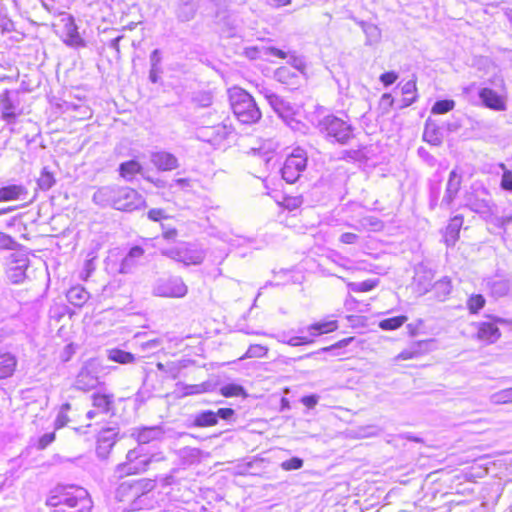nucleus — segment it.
Returning a JSON list of instances; mask_svg holds the SVG:
<instances>
[{
	"instance_id": "nucleus-1",
	"label": "nucleus",
	"mask_w": 512,
	"mask_h": 512,
	"mask_svg": "<svg viewBox=\"0 0 512 512\" xmlns=\"http://www.w3.org/2000/svg\"><path fill=\"white\" fill-rule=\"evenodd\" d=\"M46 504L53 512H89L92 501L82 487L57 486L50 491Z\"/></svg>"
},
{
	"instance_id": "nucleus-2",
	"label": "nucleus",
	"mask_w": 512,
	"mask_h": 512,
	"mask_svg": "<svg viewBox=\"0 0 512 512\" xmlns=\"http://www.w3.org/2000/svg\"><path fill=\"white\" fill-rule=\"evenodd\" d=\"M230 103L234 115L244 124H252L261 118V111L254 98L241 88H233Z\"/></svg>"
},
{
	"instance_id": "nucleus-3",
	"label": "nucleus",
	"mask_w": 512,
	"mask_h": 512,
	"mask_svg": "<svg viewBox=\"0 0 512 512\" xmlns=\"http://www.w3.org/2000/svg\"><path fill=\"white\" fill-rule=\"evenodd\" d=\"M317 128L327 138H333L339 144H347L353 138V127L335 115H327L319 120Z\"/></svg>"
},
{
	"instance_id": "nucleus-4",
	"label": "nucleus",
	"mask_w": 512,
	"mask_h": 512,
	"mask_svg": "<svg viewBox=\"0 0 512 512\" xmlns=\"http://www.w3.org/2000/svg\"><path fill=\"white\" fill-rule=\"evenodd\" d=\"M93 201L100 206H112L121 211L128 208V190L118 186L99 188L93 195Z\"/></svg>"
},
{
	"instance_id": "nucleus-5",
	"label": "nucleus",
	"mask_w": 512,
	"mask_h": 512,
	"mask_svg": "<svg viewBox=\"0 0 512 512\" xmlns=\"http://www.w3.org/2000/svg\"><path fill=\"white\" fill-rule=\"evenodd\" d=\"M465 206L471 211L488 215L491 213L492 199L489 191L482 184L474 183L465 194Z\"/></svg>"
},
{
	"instance_id": "nucleus-6",
	"label": "nucleus",
	"mask_w": 512,
	"mask_h": 512,
	"mask_svg": "<svg viewBox=\"0 0 512 512\" xmlns=\"http://www.w3.org/2000/svg\"><path fill=\"white\" fill-rule=\"evenodd\" d=\"M307 165V157L303 150L296 149L289 155L281 169L282 177L287 183H294Z\"/></svg>"
},
{
	"instance_id": "nucleus-7",
	"label": "nucleus",
	"mask_w": 512,
	"mask_h": 512,
	"mask_svg": "<svg viewBox=\"0 0 512 512\" xmlns=\"http://www.w3.org/2000/svg\"><path fill=\"white\" fill-rule=\"evenodd\" d=\"M100 371L101 365L97 360L91 359L87 361L76 377L75 387L83 391L96 388L100 383Z\"/></svg>"
},
{
	"instance_id": "nucleus-8",
	"label": "nucleus",
	"mask_w": 512,
	"mask_h": 512,
	"mask_svg": "<svg viewBox=\"0 0 512 512\" xmlns=\"http://www.w3.org/2000/svg\"><path fill=\"white\" fill-rule=\"evenodd\" d=\"M22 114V109L19 107L17 93L5 90L0 95V117L8 125L16 123L18 116Z\"/></svg>"
},
{
	"instance_id": "nucleus-9",
	"label": "nucleus",
	"mask_w": 512,
	"mask_h": 512,
	"mask_svg": "<svg viewBox=\"0 0 512 512\" xmlns=\"http://www.w3.org/2000/svg\"><path fill=\"white\" fill-rule=\"evenodd\" d=\"M29 259L26 255L12 253L7 263V276L14 284L22 283L26 278Z\"/></svg>"
},
{
	"instance_id": "nucleus-10",
	"label": "nucleus",
	"mask_w": 512,
	"mask_h": 512,
	"mask_svg": "<svg viewBox=\"0 0 512 512\" xmlns=\"http://www.w3.org/2000/svg\"><path fill=\"white\" fill-rule=\"evenodd\" d=\"M187 291V286L179 277L161 280L155 287V294L162 297L179 298L185 296Z\"/></svg>"
},
{
	"instance_id": "nucleus-11",
	"label": "nucleus",
	"mask_w": 512,
	"mask_h": 512,
	"mask_svg": "<svg viewBox=\"0 0 512 512\" xmlns=\"http://www.w3.org/2000/svg\"><path fill=\"white\" fill-rule=\"evenodd\" d=\"M231 133L229 127L223 123L199 130L198 137L211 144H219Z\"/></svg>"
},
{
	"instance_id": "nucleus-12",
	"label": "nucleus",
	"mask_w": 512,
	"mask_h": 512,
	"mask_svg": "<svg viewBox=\"0 0 512 512\" xmlns=\"http://www.w3.org/2000/svg\"><path fill=\"white\" fill-rule=\"evenodd\" d=\"M462 183V177L455 170H452L449 174V178L446 184L445 194L441 201V207L449 208L454 199L456 198Z\"/></svg>"
},
{
	"instance_id": "nucleus-13",
	"label": "nucleus",
	"mask_w": 512,
	"mask_h": 512,
	"mask_svg": "<svg viewBox=\"0 0 512 512\" xmlns=\"http://www.w3.org/2000/svg\"><path fill=\"white\" fill-rule=\"evenodd\" d=\"M483 105L495 111L506 110V99L490 88H482L478 92Z\"/></svg>"
},
{
	"instance_id": "nucleus-14",
	"label": "nucleus",
	"mask_w": 512,
	"mask_h": 512,
	"mask_svg": "<svg viewBox=\"0 0 512 512\" xmlns=\"http://www.w3.org/2000/svg\"><path fill=\"white\" fill-rule=\"evenodd\" d=\"M433 274L431 270L423 266L416 268L415 276L413 277V286L419 295L427 293L431 288Z\"/></svg>"
},
{
	"instance_id": "nucleus-15",
	"label": "nucleus",
	"mask_w": 512,
	"mask_h": 512,
	"mask_svg": "<svg viewBox=\"0 0 512 512\" xmlns=\"http://www.w3.org/2000/svg\"><path fill=\"white\" fill-rule=\"evenodd\" d=\"M151 161L161 171H171L179 167L176 156L166 151L153 153Z\"/></svg>"
},
{
	"instance_id": "nucleus-16",
	"label": "nucleus",
	"mask_w": 512,
	"mask_h": 512,
	"mask_svg": "<svg viewBox=\"0 0 512 512\" xmlns=\"http://www.w3.org/2000/svg\"><path fill=\"white\" fill-rule=\"evenodd\" d=\"M501 336L499 328L495 323L482 322L478 326L477 337L478 339L487 343L496 342Z\"/></svg>"
},
{
	"instance_id": "nucleus-17",
	"label": "nucleus",
	"mask_w": 512,
	"mask_h": 512,
	"mask_svg": "<svg viewBox=\"0 0 512 512\" xmlns=\"http://www.w3.org/2000/svg\"><path fill=\"white\" fill-rule=\"evenodd\" d=\"M462 225L463 217L461 215L454 216L450 219L444 233V240L448 246H453L456 243Z\"/></svg>"
},
{
	"instance_id": "nucleus-18",
	"label": "nucleus",
	"mask_w": 512,
	"mask_h": 512,
	"mask_svg": "<svg viewBox=\"0 0 512 512\" xmlns=\"http://www.w3.org/2000/svg\"><path fill=\"white\" fill-rule=\"evenodd\" d=\"M63 41L65 44L72 47L84 45V42L78 33L77 26L72 18H68L65 23Z\"/></svg>"
},
{
	"instance_id": "nucleus-19",
	"label": "nucleus",
	"mask_w": 512,
	"mask_h": 512,
	"mask_svg": "<svg viewBox=\"0 0 512 512\" xmlns=\"http://www.w3.org/2000/svg\"><path fill=\"white\" fill-rule=\"evenodd\" d=\"M205 258V254L200 249H194L189 244L182 245L181 263L184 265L201 264Z\"/></svg>"
},
{
	"instance_id": "nucleus-20",
	"label": "nucleus",
	"mask_w": 512,
	"mask_h": 512,
	"mask_svg": "<svg viewBox=\"0 0 512 512\" xmlns=\"http://www.w3.org/2000/svg\"><path fill=\"white\" fill-rule=\"evenodd\" d=\"M27 190L22 185H9L0 188V201L25 199Z\"/></svg>"
},
{
	"instance_id": "nucleus-21",
	"label": "nucleus",
	"mask_w": 512,
	"mask_h": 512,
	"mask_svg": "<svg viewBox=\"0 0 512 512\" xmlns=\"http://www.w3.org/2000/svg\"><path fill=\"white\" fill-rule=\"evenodd\" d=\"M17 366V359L11 353L0 354V379L13 375Z\"/></svg>"
},
{
	"instance_id": "nucleus-22",
	"label": "nucleus",
	"mask_w": 512,
	"mask_h": 512,
	"mask_svg": "<svg viewBox=\"0 0 512 512\" xmlns=\"http://www.w3.org/2000/svg\"><path fill=\"white\" fill-rule=\"evenodd\" d=\"M66 297L72 305L82 307L88 301L90 294L84 287L74 286L68 290Z\"/></svg>"
},
{
	"instance_id": "nucleus-23",
	"label": "nucleus",
	"mask_w": 512,
	"mask_h": 512,
	"mask_svg": "<svg viewBox=\"0 0 512 512\" xmlns=\"http://www.w3.org/2000/svg\"><path fill=\"white\" fill-rule=\"evenodd\" d=\"M217 424V415L211 410L201 411L195 414L192 426L194 427H210Z\"/></svg>"
},
{
	"instance_id": "nucleus-24",
	"label": "nucleus",
	"mask_w": 512,
	"mask_h": 512,
	"mask_svg": "<svg viewBox=\"0 0 512 512\" xmlns=\"http://www.w3.org/2000/svg\"><path fill=\"white\" fill-rule=\"evenodd\" d=\"M338 328L337 321H321L310 325L307 330L311 336H319L329 332H333Z\"/></svg>"
},
{
	"instance_id": "nucleus-25",
	"label": "nucleus",
	"mask_w": 512,
	"mask_h": 512,
	"mask_svg": "<svg viewBox=\"0 0 512 512\" xmlns=\"http://www.w3.org/2000/svg\"><path fill=\"white\" fill-rule=\"evenodd\" d=\"M401 92L405 95L403 99L402 107H408L412 105L417 100V87H416V77L413 76V79L407 81L401 88Z\"/></svg>"
},
{
	"instance_id": "nucleus-26",
	"label": "nucleus",
	"mask_w": 512,
	"mask_h": 512,
	"mask_svg": "<svg viewBox=\"0 0 512 512\" xmlns=\"http://www.w3.org/2000/svg\"><path fill=\"white\" fill-rule=\"evenodd\" d=\"M423 139L435 146L442 143V133L436 124L427 122L425 125Z\"/></svg>"
},
{
	"instance_id": "nucleus-27",
	"label": "nucleus",
	"mask_w": 512,
	"mask_h": 512,
	"mask_svg": "<svg viewBox=\"0 0 512 512\" xmlns=\"http://www.w3.org/2000/svg\"><path fill=\"white\" fill-rule=\"evenodd\" d=\"M268 103L273 108V110L281 117H285L291 112L290 104L283 100L278 95H269Z\"/></svg>"
},
{
	"instance_id": "nucleus-28",
	"label": "nucleus",
	"mask_w": 512,
	"mask_h": 512,
	"mask_svg": "<svg viewBox=\"0 0 512 512\" xmlns=\"http://www.w3.org/2000/svg\"><path fill=\"white\" fill-rule=\"evenodd\" d=\"M491 293L494 296L502 297L505 296L510 290V282L504 278H494L489 283Z\"/></svg>"
},
{
	"instance_id": "nucleus-29",
	"label": "nucleus",
	"mask_w": 512,
	"mask_h": 512,
	"mask_svg": "<svg viewBox=\"0 0 512 512\" xmlns=\"http://www.w3.org/2000/svg\"><path fill=\"white\" fill-rule=\"evenodd\" d=\"M361 27L366 35V45H374L380 41L381 31L376 25L372 23L361 22Z\"/></svg>"
},
{
	"instance_id": "nucleus-30",
	"label": "nucleus",
	"mask_w": 512,
	"mask_h": 512,
	"mask_svg": "<svg viewBox=\"0 0 512 512\" xmlns=\"http://www.w3.org/2000/svg\"><path fill=\"white\" fill-rule=\"evenodd\" d=\"M162 432L158 427H147L143 428L137 435V441L145 444L152 440L160 438Z\"/></svg>"
},
{
	"instance_id": "nucleus-31",
	"label": "nucleus",
	"mask_w": 512,
	"mask_h": 512,
	"mask_svg": "<svg viewBox=\"0 0 512 512\" xmlns=\"http://www.w3.org/2000/svg\"><path fill=\"white\" fill-rule=\"evenodd\" d=\"M434 290L437 298L443 300L451 293L452 284L448 277H443L434 284Z\"/></svg>"
},
{
	"instance_id": "nucleus-32",
	"label": "nucleus",
	"mask_w": 512,
	"mask_h": 512,
	"mask_svg": "<svg viewBox=\"0 0 512 512\" xmlns=\"http://www.w3.org/2000/svg\"><path fill=\"white\" fill-rule=\"evenodd\" d=\"M377 279H368L363 282H349L348 288L353 292H368L378 285Z\"/></svg>"
},
{
	"instance_id": "nucleus-33",
	"label": "nucleus",
	"mask_w": 512,
	"mask_h": 512,
	"mask_svg": "<svg viewBox=\"0 0 512 512\" xmlns=\"http://www.w3.org/2000/svg\"><path fill=\"white\" fill-rule=\"evenodd\" d=\"M112 398L113 396L108 394H94L93 405L101 412H108L112 404Z\"/></svg>"
},
{
	"instance_id": "nucleus-34",
	"label": "nucleus",
	"mask_w": 512,
	"mask_h": 512,
	"mask_svg": "<svg viewBox=\"0 0 512 512\" xmlns=\"http://www.w3.org/2000/svg\"><path fill=\"white\" fill-rule=\"evenodd\" d=\"M407 319L408 318L404 315L387 318L380 321L379 327L383 330H395L401 327Z\"/></svg>"
},
{
	"instance_id": "nucleus-35",
	"label": "nucleus",
	"mask_w": 512,
	"mask_h": 512,
	"mask_svg": "<svg viewBox=\"0 0 512 512\" xmlns=\"http://www.w3.org/2000/svg\"><path fill=\"white\" fill-rule=\"evenodd\" d=\"M140 332H136L133 335V341L135 346H139L143 352L156 349L160 345V341L156 338L147 339L146 341H140Z\"/></svg>"
},
{
	"instance_id": "nucleus-36",
	"label": "nucleus",
	"mask_w": 512,
	"mask_h": 512,
	"mask_svg": "<svg viewBox=\"0 0 512 512\" xmlns=\"http://www.w3.org/2000/svg\"><path fill=\"white\" fill-rule=\"evenodd\" d=\"M38 186L41 190H49L55 184V178L51 172L47 170V168H43L38 178Z\"/></svg>"
},
{
	"instance_id": "nucleus-37",
	"label": "nucleus",
	"mask_w": 512,
	"mask_h": 512,
	"mask_svg": "<svg viewBox=\"0 0 512 512\" xmlns=\"http://www.w3.org/2000/svg\"><path fill=\"white\" fill-rule=\"evenodd\" d=\"M360 225L364 229L372 230V231H380L383 229V222L374 216H366L360 220Z\"/></svg>"
},
{
	"instance_id": "nucleus-38",
	"label": "nucleus",
	"mask_w": 512,
	"mask_h": 512,
	"mask_svg": "<svg viewBox=\"0 0 512 512\" xmlns=\"http://www.w3.org/2000/svg\"><path fill=\"white\" fill-rule=\"evenodd\" d=\"M490 401L493 404L512 403V387L492 394Z\"/></svg>"
},
{
	"instance_id": "nucleus-39",
	"label": "nucleus",
	"mask_w": 512,
	"mask_h": 512,
	"mask_svg": "<svg viewBox=\"0 0 512 512\" xmlns=\"http://www.w3.org/2000/svg\"><path fill=\"white\" fill-rule=\"evenodd\" d=\"M107 357L113 362L120 364L128 363V352L119 348H111L107 350Z\"/></svg>"
},
{
	"instance_id": "nucleus-40",
	"label": "nucleus",
	"mask_w": 512,
	"mask_h": 512,
	"mask_svg": "<svg viewBox=\"0 0 512 512\" xmlns=\"http://www.w3.org/2000/svg\"><path fill=\"white\" fill-rule=\"evenodd\" d=\"M455 107V102L453 100H439L436 101L433 105L431 112L433 114H444L451 110H453Z\"/></svg>"
},
{
	"instance_id": "nucleus-41",
	"label": "nucleus",
	"mask_w": 512,
	"mask_h": 512,
	"mask_svg": "<svg viewBox=\"0 0 512 512\" xmlns=\"http://www.w3.org/2000/svg\"><path fill=\"white\" fill-rule=\"evenodd\" d=\"M220 393L224 397H235L245 395V390L238 384H227L220 389Z\"/></svg>"
},
{
	"instance_id": "nucleus-42",
	"label": "nucleus",
	"mask_w": 512,
	"mask_h": 512,
	"mask_svg": "<svg viewBox=\"0 0 512 512\" xmlns=\"http://www.w3.org/2000/svg\"><path fill=\"white\" fill-rule=\"evenodd\" d=\"M268 353V348L265 346H262L260 344H253L250 345L248 350L246 351L245 355L241 357V359L244 358H261L266 356Z\"/></svg>"
},
{
	"instance_id": "nucleus-43",
	"label": "nucleus",
	"mask_w": 512,
	"mask_h": 512,
	"mask_svg": "<svg viewBox=\"0 0 512 512\" xmlns=\"http://www.w3.org/2000/svg\"><path fill=\"white\" fill-rule=\"evenodd\" d=\"M485 299L482 295H472L467 302L468 309L471 313H477L484 307Z\"/></svg>"
},
{
	"instance_id": "nucleus-44",
	"label": "nucleus",
	"mask_w": 512,
	"mask_h": 512,
	"mask_svg": "<svg viewBox=\"0 0 512 512\" xmlns=\"http://www.w3.org/2000/svg\"><path fill=\"white\" fill-rule=\"evenodd\" d=\"M277 147H278L277 143H275L272 140H269L267 142V145H265L264 147H259L257 149L253 148V151H258L259 154L263 155L264 161L269 162L271 159V154L273 153V151L276 150Z\"/></svg>"
},
{
	"instance_id": "nucleus-45",
	"label": "nucleus",
	"mask_w": 512,
	"mask_h": 512,
	"mask_svg": "<svg viewBox=\"0 0 512 512\" xmlns=\"http://www.w3.org/2000/svg\"><path fill=\"white\" fill-rule=\"evenodd\" d=\"M394 104V99L390 93H384L379 101V109L382 114H388Z\"/></svg>"
},
{
	"instance_id": "nucleus-46",
	"label": "nucleus",
	"mask_w": 512,
	"mask_h": 512,
	"mask_svg": "<svg viewBox=\"0 0 512 512\" xmlns=\"http://www.w3.org/2000/svg\"><path fill=\"white\" fill-rule=\"evenodd\" d=\"M303 460L299 457H293L281 463V468L285 471L298 470L303 467Z\"/></svg>"
},
{
	"instance_id": "nucleus-47",
	"label": "nucleus",
	"mask_w": 512,
	"mask_h": 512,
	"mask_svg": "<svg viewBox=\"0 0 512 512\" xmlns=\"http://www.w3.org/2000/svg\"><path fill=\"white\" fill-rule=\"evenodd\" d=\"M500 167L504 170L501 178L500 187L506 191H512V171L507 170L504 164Z\"/></svg>"
},
{
	"instance_id": "nucleus-48",
	"label": "nucleus",
	"mask_w": 512,
	"mask_h": 512,
	"mask_svg": "<svg viewBox=\"0 0 512 512\" xmlns=\"http://www.w3.org/2000/svg\"><path fill=\"white\" fill-rule=\"evenodd\" d=\"M292 77H295V74L291 73L287 67H280L275 71V78L281 83H289Z\"/></svg>"
},
{
	"instance_id": "nucleus-49",
	"label": "nucleus",
	"mask_w": 512,
	"mask_h": 512,
	"mask_svg": "<svg viewBox=\"0 0 512 512\" xmlns=\"http://www.w3.org/2000/svg\"><path fill=\"white\" fill-rule=\"evenodd\" d=\"M398 79V74L394 71L385 72L380 75L379 80L385 86L392 85Z\"/></svg>"
},
{
	"instance_id": "nucleus-50",
	"label": "nucleus",
	"mask_w": 512,
	"mask_h": 512,
	"mask_svg": "<svg viewBox=\"0 0 512 512\" xmlns=\"http://www.w3.org/2000/svg\"><path fill=\"white\" fill-rule=\"evenodd\" d=\"M161 253L175 261L181 262L182 246L162 250Z\"/></svg>"
},
{
	"instance_id": "nucleus-51",
	"label": "nucleus",
	"mask_w": 512,
	"mask_h": 512,
	"mask_svg": "<svg viewBox=\"0 0 512 512\" xmlns=\"http://www.w3.org/2000/svg\"><path fill=\"white\" fill-rule=\"evenodd\" d=\"M149 462H150L149 459L140 460V461H137V460L131 461L130 460V467H129L130 474L139 473L140 471H144L146 469V466L149 464Z\"/></svg>"
},
{
	"instance_id": "nucleus-52",
	"label": "nucleus",
	"mask_w": 512,
	"mask_h": 512,
	"mask_svg": "<svg viewBox=\"0 0 512 512\" xmlns=\"http://www.w3.org/2000/svg\"><path fill=\"white\" fill-rule=\"evenodd\" d=\"M144 205L142 197L134 190L130 189V211L133 209H139Z\"/></svg>"
},
{
	"instance_id": "nucleus-53",
	"label": "nucleus",
	"mask_w": 512,
	"mask_h": 512,
	"mask_svg": "<svg viewBox=\"0 0 512 512\" xmlns=\"http://www.w3.org/2000/svg\"><path fill=\"white\" fill-rule=\"evenodd\" d=\"M55 440V434L54 433H46L43 436H41L38 440V449H45L48 445H50Z\"/></svg>"
},
{
	"instance_id": "nucleus-54",
	"label": "nucleus",
	"mask_w": 512,
	"mask_h": 512,
	"mask_svg": "<svg viewBox=\"0 0 512 512\" xmlns=\"http://www.w3.org/2000/svg\"><path fill=\"white\" fill-rule=\"evenodd\" d=\"M215 414L217 415V420L220 418L225 421H230L235 415V411L231 408H220Z\"/></svg>"
},
{
	"instance_id": "nucleus-55",
	"label": "nucleus",
	"mask_w": 512,
	"mask_h": 512,
	"mask_svg": "<svg viewBox=\"0 0 512 512\" xmlns=\"http://www.w3.org/2000/svg\"><path fill=\"white\" fill-rule=\"evenodd\" d=\"M148 218L152 221H160L161 219H166L167 215L163 209H151L148 212Z\"/></svg>"
},
{
	"instance_id": "nucleus-56",
	"label": "nucleus",
	"mask_w": 512,
	"mask_h": 512,
	"mask_svg": "<svg viewBox=\"0 0 512 512\" xmlns=\"http://www.w3.org/2000/svg\"><path fill=\"white\" fill-rule=\"evenodd\" d=\"M339 240L343 244H355L359 240V236L355 233L346 232L340 236Z\"/></svg>"
},
{
	"instance_id": "nucleus-57",
	"label": "nucleus",
	"mask_w": 512,
	"mask_h": 512,
	"mask_svg": "<svg viewBox=\"0 0 512 512\" xmlns=\"http://www.w3.org/2000/svg\"><path fill=\"white\" fill-rule=\"evenodd\" d=\"M14 244V240L9 235L0 232V248L11 249Z\"/></svg>"
},
{
	"instance_id": "nucleus-58",
	"label": "nucleus",
	"mask_w": 512,
	"mask_h": 512,
	"mask_svg": "<svg viewBox=\"0 0 512 512\" xmlns=\"http://www.w3.org/2000/svg\"><path fill=\"white\" fill-rule=\"evenodd\" d=\"M147 500V493L143 492L141 495L130 503V511L142 509V504Z\"/></svg>"
},
{
	"instance_id": "nucleus-59",
	"label": "nucleus",
	"mask_w": 512,
	"mask_h": 512,
	"mask_svg": "<svg viewBox=\"0 0 512 512\" xmlns=\"http://www.w3.org/2000/svg\"><path fill=\"white\" fill-rule=\"evenodd\" d=\"M128 494V485L125 482H122L116 489L115 497L119 501H123Z\"/></svg>"
},
{
	"instance_id": "nucleus-60",
	"label": "nucleus",
	"mask_w": 512,
	"mask_h": 512,
	"mask_svg": "<svg viewBox=\"0 0 512 512\" xmlns=\"http://www.w3.org/2000/svg\"><path fill=\"white\" fill-rule=\"evenodd\" d=\"M13 23L10 19H8L4 15H0V30L4 32H9L12 30Z\"/></svg>"
},
{
	"instance_id": "nucleus-61",
	"label": "nucleus",
	"mask_w": 512,
	"mask_h": 512,
	"mask_svg": "<svg viewBox=\"0 0 512 512\" xmlns=\"http://www.w3.org/2000/svg\"><path fill=\"white\" fill-rule=\"evenodd\" d=\"M301 402L303 403V405H305L306 407H308L310 409L314 408L316 406V404L318 403V396H316V395L304 396L301 399Z\"/></svg>"
},
{
	"instance_id": "nucleus-62",
	"label": "nucleus",
	"mask_w": 512,
	"mask_h": 512,
	"mask_svg": "<svg viewBox=\"0 0 512 512\" xmlns=\"http://www.w3.org/2000/svg\"><path fill=\"white\" fill-rule=\"evenodd\" d=\"M312 343V340L306 338V337H292L287 341V344L290 346H299L302 344H309Z\"/></svg>"
},
{
	"instance_id": "nucleus-63",
	"label": "nucleus",
	"mask_w": 512,
	"mask_h": 512,
	"mask_svg": "<svg viewBox=\"0 0 512 512\" xmlns=\"http://www.w3.org/2000/svg\"><path fill=\"white\" fill-rule=\"evenodd\" d=\"M69 421V418L67 416V413L60 412L57 415V418L55 420V427L57 429L64 427L67 422Z\"/></svg>"
},
{
	"instance_id": "nucleus-64",
	"label": "nucleus",
	"mask_w": 512,
	"mask_h": 512,
	"mask_svg": "<svg viewBox=\"0 0 512 512\" xmlns=\"http://www.w3.org/2000/svg\"><path fill=\"white\" fill-rule=\"evenodd\" d=\"M289 63L297 70L301 71L302 69H304V62L302 60V58L300 57H297V56H291L290 57V60H289Z\"/></svg>"
}]
</instances>
